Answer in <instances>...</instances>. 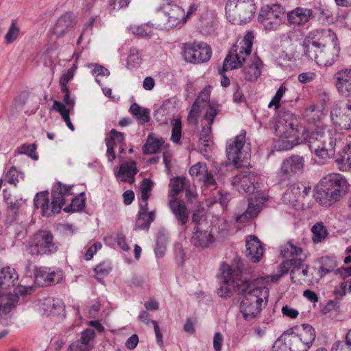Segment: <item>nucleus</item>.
Masks as SVG:
<instances>
[{"instance_id": "32", "label": "nucleus", "mask_w": 351, "mask_h": 351, "mask_svg": "<svg viewBox=\"0 0 351 351\" xmlns=\"http://www.w3.org/2000/svg\"><path fill=\"white\" fill-rule=\"evenodd\" d=\"M37 278L45 281V285L59 283L62 278V272L60 269H52L47 267L39 268L36 274Z\"/></svg>"}, {"instance_id": "62", "label": "nucleus", "mask_w": 351, "mask_h": 351, "mask_svg": "<svg viewBox=\"0 0 351 351\" xmlns=\"http://www.w3.org/2000/svg\"><path fill=\"white\" fill-rule=\"evenodd\" d=\"M131 29L134 34L141 37L149 36L152 34V29L149 25L135 26L132 27Z\"/></svg>"}, {"instance_id": "58", "label": "nucleus", "mask_w": 351, "mask_h": 351, "mask_svg": "<svg viewBox=\"0 0 351 351\" xmlns=\"http://www.w3.org/2000/svg\"><path fill=\"white\" fill-rule=\"evenodd\" d=\"M153 186L154 183L150 179H143L139 187L141 197H149L151 195V191Z\"/></svg>"}, {"instance_id": "3", "label": "nucleus", "mask_w": 351, "mask_h": 351, "mask_svg": "<svg viewBox=\"0 0 351 351\" xmlns=\"http://www.w3.org/2000/svg\"><path fill=\"white\" fill-rule=\"evenodd\" d=\"M338 128L335 130L327 127H318L309 136L308 143L311 152L322 159L332 158L335 154V146L339 134Z\"/></svg>"}, {"instance_id": "22", "label": "nucleus", "mask_w": 351, "mask_h": 351, "mask_svg": "<svg viewBox=\"0 0 351 351\" xmlns=\"http://www.w3.org/2000/svg\"><path fill=\"white\" fill-rule=\"evenodd\" d=\"M124 141V134L119 132L114 129H112L108 137L106 138V144L107 146V158L109 162H112L115 159L114 147L119 146V152H122L124 149L121 147Z\"/></svg>"}, {"instance_id": "4", "label": "nucleus", "mask_w": 351, "mask_h": 351, "mask_svg": "<svg viewBox=\"0 0 351 351\" xmlns=\"http://www.w3.org/2000/svg\"><path fill=\"white\" fill-rule=\"evenodd\" d=\"M298 121L291 112H283L278 117L275 125V134L280 138L275 143V147L278 151L289 150L300 143L294 138L297 134Z\"/></svg>"}, {"instance_id": "15", "label": "nucleus", "mask_w": 351, "mask_h": 351, "mask_svg": "<svg viewBox=\"0 0 351 351\" xmlns=\"http://www.w3.org/2000/svg\"><path fill=\"white\" fill-rule=\"evenodd\" d=\"M304 158L298 154H293L282 160L278 175L281 180H288L293 177L301 176L304 172Z\"/></svg>"}, {"instance_id": "14", "label": "nucleus", "mask_w": 351, "mask_h": 351, "mask_svg": "<svg viewBox=\"0 0 351 351\" xmlns=\"http://www.w3.org/2000/svg\"><path fill=\"white\" fill-rule=\"evenodd\" d=\"M184 59L191 63L199 64L208 61L212 55L211 48L203 42L186 43L183 47Z\"/></svg>"}, {"instance_id": "24", "label": "nucleus", "mask_w": 351, "mask_h": 351, "mask_svg": "<svg viewBox=\"0 0 351 351\" xmlns=\"http://www.w3.org/2000/svg\"><path fill=\"white\" fill-rule=\"evenodd\" d=\"M215 241L213 235L203 227H194V231L191 239V243L202 249L209 247Z\"/></svg>"}, {"instance_id": "18", "label": "nucleus", "mask_w": 351, "mask_h": 351, "mask_svg": "<svg viewBox=\"0 0 351 351\" xmlns=\"http://www.w3.org/2000/svg\"><path fill=\"white\" fill-rule=\"evenodd\" d=\"M334 83L339 95L344 98H351V69H343L334 77Z\"/></svg>"}, {"instance_id": "57", "label": "nucleus", "mask_w": 351, "mask_h": 351, "mask_svg": "<svg viewBox=\"0 0 351 351\" xmlns=\"http://www.w3.org/2000/svg\"><path fill=\"white\" fill-rule=\"evenodd\" d=\"M182 134V123L179 119H175L173 123L171 139L173 142L179 143Z\"/></svg>"}, {"instance_id": "12", "label": "nucleus", "mask_w": 351, "mask_h": 351, "mask_svg": "<svg viewBox=\"0 0 351 351\" xmlns=\"http://www.w3.org/2000/svg\"><path fill=\"white\" fill-rule=\"evenodd\" d=\"M341 47L339 43L319 47L318 50L304 52L305 56L321 66H328L336 62L339 58Z\"/></svg>"}, {"instance_id": "31", "label": "nucleus", "mask_w": 351, "mask_h": 351, "mask_svg": "<svg viewBox=\"0 0 351 351\" xmlns=\"http://www.w3.org/2000/svg\"><path fill=\"white\" fill-rule=\"evenodd\" d=\"M185 22L186 16L184 10L180 6L173 5L168 12V18L165 27L167 29L173 28Z\"/></svg>"}, {"instance_id": "47", "label": "nucleus", "mask_w": 351, "mask_h": 351, "mask_svg": "<svg viewBox=\"0 0 351 351\" xmlns=\"http://www.w3.org/2000/svg\"><path fill=\"white\" fill-rule=\"evenodd\" d=\"M287 334L285 331L274 342L272 351H291L289 343L287 341Z\"/></svg>"}, {"instance_id": "61", "label": "nucleus", "mask_w": 351, "mask_h": 351, "mask_svg": "<svg viewBox=\"0 0 351 351\" xmlns=\"http://www.w3.org/2000/svg\"><path fill=\"white\" fill-rule=\"evenodd\" d=\"M174 256L177 263L180 265H182L185 261V253L184 252L182 244L180 243H176L174 244Z\"/></svg>"}, {"instance_id": "53", "label": "nucleus", "mask_w": 351, "mask_h": 351, "mask_svg": "<svg viewBox=\"0 0 351 351\" xmlns=\"http://www.w3.org/2000/svg\"><path fill=\"white\" fill-rule=\"evenodd\" d=\"M286 90V86L284 84H282L269 103L268 107L271 108L272 106H274L275 109L277 110L280 106V100L285 94Z\"/></svg>"}, {"instance_id": "28", "label": "nucleus", "mask_w": 351, "mask_h": 351, "mask_svg": "<svg viewBox=\"0 0 351 351\" xmlns=\"http://www.w3.org/2000/svg\"><path fill=\"white\" fill-rule=\"evenodd\" d=\"M95 337V330L87 328L82 332L80 340L71 343L67 351H90L91 348L90 341Z\"/></svg>"}, {"instance_id": "42", "label": "nucleus", "mask_w": 351, "mask_h": 351, "mask_svg": "<svg viewBox=\"0 0 351 351\" xmlns=\"http://www.w3.org/2000/svg\"><path fill=\"white\" fill-rule=\"evenodd\" d=\"M52 109L58 112L62 116V119L65 121L67 127L71 130L74 131L75 128L70 119L69 110L66 109L64 104L55 100L52 106Z\"/></svg>"}, {"instance_id": "55", "label": "nucleus", "mask_w": 351, "mask_h": 351, "mask_svg": "<svg viewBox=\"0 0 351 351\" xmlns=\"http://www.w3.org/2000/svg\"><path fill=\"white\" fill-rule=\"evenodd\" d=\"M61 91L64 94L62 100L64 103L67 106L66 109L69 110V112L72 111L75 104V97L71 95L69 88H61Z\"/></svg>"}, {"instance_id": "59", "label": "nucleus", "mask_w": 351, "mask_h": 351, "mask_svg": "<svg viewBox=\"0 0 351 351\" xmlns=\"http://www.w3.org/2000/svg\"><path fill=\"white\" fill-rule=\"evenodd\" d=\"M336 162L341 171H346L351 169V156L346 151L341 158L336 160Z\"/></svg>"}, {"instance_id": "41", "label": "nucleus", "mask_w": 351, "mask_h": 351, "mask_svg": "<svg viewBox=\"0 0 351 351\" xmlns=\"http://www.w3.org/2000/svg\"><path fill=\"white\" fill-rule=\"evenodd\" d=\"M130 111L136 117L140 124H144L149 121V111L134 103L131 105Z\"/></svg>"}, {"instance_id": "19", "label": "nucleus", "mask_w": 351, "mask_h": 351, "mask_svg": "<svg viewBox=\"0 0 351 351\" xmlns=\"http://www.w3.org/2000/svg\"><path fill=\"white\" fill-rule=\"evenodd\" d=\"M256 176L248 171L236 175L231 180L232 185L241 193H251L254 189Z\"/></svg>"}, {"instance_id": "37", "label": "nucleus", "mask_w": 351, "mask_h": 351, "mask_svg": "<svg viewBox=\"0 0 351 351\" xmlns=\"http://www.w3.org/2000/svg\"><path fill=\"white\" fill-rule=\"evenodd\" d=\"M155 219V212L152 210L149 213H138V218L135 223L134 230H145L149 228L150 224Z\"/></svg>"}, {"instance_id": "44", "label": "nucleus", "mask_w": 351, "mask_h": 351, "mask_svg": "<svg viewBox=\"0 0 351 351\" xmlns=\"http://www.w3.org/2000/svg\"><path fill=\"white\" fill-rule=\"evenodd\" d=\"M142 63V58L139 51L136 48H132L127 59V68L128 69H136Z\"/></svg>"}, {"instance_id": "43", "label": "nucleus", "mask_w": 351, "mask_h": 351, "mask_svg": "<svg viewBox=\"0 0 351 351\" xmlns=\"http://www.w3.org/2000/svg\"><path fill=\"white\" fill-rule=\"evenodd\" d=\"M239 8L243 10V12L239 14L241 22L245 23L254 16L255 13L256 8L253 1H248L247 3L241 2L239 3Z\"/></svg>"}, {"instance_id": "63", "label": "nucleus", "mask_w": 351, "mask_h": 351, "mask_svg": "<svg viewBox=\"0 0 351 351\" xmlns=\"http://www.w3.org/2000/svg\"><path fill=\"white\" fill-rule=\"evenodd\" d=\"M206 220L204 211L203 210H197L194 212L192 221L195 223V227H203V223Z\"/></svg>"}, {"instance_id": "64", "label": "nucleus", "mask_w": 351, "mask_h": 351, "mask_svg": "<svg viewBox=\"0 0 351 351\" xmlns=\"http://www.w3.org/2000/svg\"><path fill=\"white\" fill-rule=\"evenodd\" d=\"M102 247V244L100 242H95L90 245L85 253L84 258L86 261L91 260L94 255Z\"/></svg>"}, {"instance_id": "9", "label": "nucleus", "mask_w": 351, "mask_h": 351, "mask_svg": "<svg viewBox=\"0 0 351 351\" xmlns=\"http://www.w3.org/2000/svg\"><path fill=\"white\" fill-rule=\"evenodd\" d=\"M53 234L46 230H40L29 242L27 250L32 255H49L58 250Z\"/></svg>"}, {"instance_id": "25", "label": "nucleus", "mask_w": 351, "mask_h": 351, "mask_svg": "<svg viewBox=\"0 0 351 351\" xmlns=\"http://www.w3.org/2000/svg\"><path fill=\"white\" fill-rule=\"evenodd\" d=\"M169 206L180 224L184 226L188 222L189 213L183 199H171Z\"/></svg>"}, {"instance_id": "39", "label": "nucleus", "mask_w": 351, "mask_h": 351, "mask_svg": "<svg viewBox=\"0 0 351 351\" xmlns=\"http://www.w3.org/2000/svg\"><path fill=\"white\" fill-rule=\"evenodd\" d=\"M312 192L311 188L309 186H301L296 184H293L290 185L286 191L284 193L285 196H288L289 197H304L306 196L310 195Z\"/></svg>"}, {"instance_id": "34", "label": "nucleus", "mask_w": 351, "mask_h": 351, "mask_svg": "<svg viewBox=\"0 0 351 351\" xmlns=\"http://www.w3.org/2000/svg\"><path fill=\"white\" fill-rule=\"evenodd\" d=\"M214 121L210 123L208 121L204 119V116L201 119V125L202 129L199 133V143L205 147H210L213 145V135L211 132V126Z\"/></svg>"}, {"instance_id": "48", "label": "nucleus", "mask_w": 351, "mask_h": 351, "mask_svg": "<svg viewBox=\"0 0 351 351\" xmlns=\"http://www.w3.org/2000/svg\"><path fill=\"white\" fill-rule=\"evenodd\" d=\"M36 145L34 144H27L24 143L19 146L16 152L19 154H25L27 155L29 157L32 158L33 160H38V156L35 153L36 151Z\"/></svg>"}, {"instance_id": "2", "label": "nucleus", "mask_w": 351, "mask_h": 351, "mask_svg": "<svg viewBox=\"0 0 351 351\" xmlns=\"http://www.w3.org/2000/svg\"><path fill=\"white\" fill-rule=\"evenodd\" d=\"M239 293L243 295L240 303V312L243 318L250 322L257 317L266 306L269 289L265 286H256L254 283L243 281L239 288Z\"/></svg>"}, {"instance_id": "49", "label": "nucleus", "mask_w": 351, "mask_h": 351, "mask_svg": "<svg viewBox=\"0 0 351 351\" xmlns=\"http://www.w3.org/2000/svg\"><path fill=\"white\" fill-rule=\"evenodd\" d=\"M332 351H351V329L347 332L346 340L336 342Z\"/></svg>"}, {"instance_id": "27", "label": "nucleus", "mask_w": 351, "mask_h": 351, "mask_svg": "<svg viewBox=\"0 0 351 351\" xmlns=\"http://www.w3.org/2000/svg\"><path fill=\"white\" fill-rule=\"evenodd\" d=\"M263 255L262 244L255 235H250L246 239V256L254 263L260 261Z\"/></svg>"}, {"instance_id": "50", "label": "nucleus", "mask_w": 351, "mask_h": 351, "mask_svg": "<svg viewBox=\"0 0 351 351\" xmlns=\"http://www.w3.org/2000/svg\"><path fill=\"white\" fill-rule=\"evenodd\" d=\"M77 69V66L73 64V66L69 69L64 71L60 79V88H67V84L73 78L75 71Z\"/></svg>"}, {"instance_id": "51", "label": "nucleus", "mask_w": 351, "mask_h": 351, "mask_svg": "<svg viewBox=\"0 0 351 351\" xmlns=\"http://www.w3.org/2000/svg\"><path fill=\"white\" fill-rule=\"evenodd\" d=\"M23 177L24 176L23 173L19 172L16 167H12L6 173L5 180L10 184L16 185L20 180L23 179Z\"/></svg>"}, {"instance_id": "16", "label": "nucleus", "mask_w": 351, "mask_h": 351, "mask_svg": "<svg viewBox=\"0 0 351 351\" xmlns=\"http://www.w3.org/2000/svg\"><path fill=\"white\" fill-rule=\"evenodd\" d=\"M330 118L332 124L339 130L351 129V102H348L343 110L337 105L334 106Z\"/></svg>"}, {"instance_id": "38", "label": "nucleus", "mask_w": 351, "mask_h": 351, "mask_svg": "<svg viewBox=\"0 0 351 351\" xmlns=\"http://www.w3.org/2000/svg\"><path fill=\"white\" fill-rule=\"evenodd\" d=\"M186 187V179L183 177H175L169 184V193L171 197L178 195Z\"/></svg>"}, {"instance_id": "56", "label": "nucleus", "mask_w": 351, "mask_h": 351, "mask_svg": "<svg viewBox=\"0 0 351 351\" xmlns=\"http://www.w3.org/2000/svg\"><path fill=\"white\" fill-rule=\"evenodd\" d=\"M20 29L17 27L15 22H12L5 36L7 43L10 44L14 42L19 36Z\"/></svg>"}, {"instance_id": "30", "label": "nucleus", "mask_w": 351, "mask_h": 351, "mask_svg": "<svg viewBox=\"0 0 351 351\" xmlns=\"http://www.w3.org/2000/svg\"><path fill=\"white\" fill-rule=\"evenodd\" d=\"M137 172L136 162L129 160L120 165L119 170L115 173V176L119 181L128 182L132 184L134 182V176Z\"/></svg>"}, {"instance_id": "7", "label": "nucleus", "mask_w": 351, "mask_h": 351, "mask_svg": "<svg viewBox=\"0 0 351 351\" xmlns=\"http://www.w3.org/2000/svg\"><path fill=\"white\" fill-rule=\"evenodd\" d=\"M347 180L340 174H330L319 182L313 189V197H339L346 194Z\"/></svg>"}, {"instance_id": "60", "label": "nucleus", "mask_w": 351, "mask_h": 351, "mask_svg": "<svg viewBox=\"0 0 351 351\" xmlns=\"http://www.w3.org/2000/svg\"><path fill=\"white\" fill-rule=\"evenodd\" d=\"M319 19L323 23H332L333 21V16L332 12L326 6L320 5L319 6Z\"/></svg>"}, {"instance_id": "40", "label": "nucleus", "mask_w": 351, "mask_h": 351, "mask_svg": "<svg viewBox=\"0 0 351 351\" xmlns=\"http://www.w3.org/2000/svg\"><path fill=\"white\" fill-rule=\"evenodd\" d=\"M72 186L63 184L60 181H57L53 184L51 189V197H64L66 196H71Z\"/></svg>"}, {"instance_id": "35", "label": "nucleus", "mask_w": 351, "mask_h": 351, "mask_svg": "<svg viewBox=\"0 0 351 351\" xmlns=\"http://www.w3.org/2000/svg\"><path fill=\"white\" fill-rule=\"evenodd\" d=\"M18 296L7 294L0 296V317L8 315L18 302Z\"/></svg>"}, {"instance_id": "13", "label": "nucleus", "mask_w": 351, "mask_h": 351, "mask_svg": "<svg viewBox=\"0 0 351 351\" xmlns=\"http://www.w3.org/2000/svg\"><path fill=\"white\" fill-rule=\"evenodd\" d=\"M284 13V8L278 4L266 5L261 8L258 20L266 31H275L282 24Z\"/></svg>"}, {"instance_id": "36", "label": "nucleus", "mask_w": 351, "mask_h": 351, "mask_svg": "<svg viewBox=\"0 0 351 351\" xmlns=\"http://www.w3.org/2000/svg\"><path fill=\"white\" fill-rule=\"evenodd\" d=\"M62 306V301L54 298L48 297L42 302V308L48 315L60 313Z\"/></svg>"}, {"instance_id": "1", "label": "nucleus", "mask_w": 351, "mask_h": 351, "mask_svg": "<svg viewBox=\"0 0 351 351\" xmlns=\"http://www.w3.org/2000/svg\"><path fill=\"white\" fill-rule=\"evenodd\" d=\"M253 40V32L249 31L242 40L232 47L223 61V71L237 69L244 62L242 73L246 80L254 82L261 76L263 69L261 60L256 56L247 58L251 54Z\"/></svg>"}, {"instance_id": "11", "label": "nucleus", "mask_w": 351, "mask_h": 351, "mask_svg": "<svg viewBox=\"0 0 351 351\" xmlns=\"http://www.w3.org/2000/svg\"><path fill=\"white\" fill-rule=\"evenodd\" d=\"M245 143V132H241L234 138L227 142L226 154L228 160L234 165L239 168L248 164L247 158L250 157L248 152L244 149Z\"/></svg>"}, {"instance_id": "5", "label": "nucleus", "mask_w": 351, "mask_h": 351, "mask_svg": "<svg viewBox=\"0 0 351 351\" xmlns=\"http://www.w3.org/2000/svg\"><path fill=\"white\" fill-rule=\"evenodd\" d=\"M212 90V86L208 85L199 93L188 115L187 119L190 123L195 124L202 112L204 116V119L208 121L210 123L212 121H214L218 114L219 112V104L215 101H210Z\"/></svg>"}, {"instance_id": "23", "label": "nucleus", "mask_w": 351, "mask_h": 351, "mask_svg": "<svg viewBox=\"0 0 351 351\" xmlns=\"http://www.w3.org/2000/svg\"><path fill=\"white\" fill-rule=\"evenodd\" d=\"M312 16V10L304 7H297L287 14L288 22L291 25L299 26L307 23Z\"/></svg>"}, {"instance_id": "8", "label": "nucleus", "mask_w": 351, "mask_h": 351, "mask_svg": "<svg viewBox=\"0 0 351 351\" xmlns=\"http://www.w3.org/2000/svg\"><path fill=\"white\" fill-rule=\"evenodd\" d=\"M287 342L291 351H308L312 346L315 337V328L307 324H302L300 328H290L287 331Z\"/></svg>"}, {"instance_id": "45", "label": "nucleus", "mask_w": 351, "mask_h": 351, "mask_svg": "<svg viewBox=\"0 0 351 351\" xmlns=\"http://www.w3.org/2000/svg\"><path fill=\"white\" fill-rule=\"evenodd\" d=\"M161 140L148 137L147 142L143 147L144 153L146 154H153L158 152L162 146Z\"/></svg>"}, {"instance_id": "21", "label": "nucleus", "mask_w": 351, "mask_h": 351, "mask_svg": "<svg viewBox=\"0 0 351 351\" xmlns=\"http://www.w3.org/2000/svg\"><path fill=\"white\" fill-rule=\"evenodd\" d=\"M191 176L202 181L205 185L211 188H216V182L213 174L208 171L205 162H197L189 169Z\"/></svg>"}, {"instance_id": "26", "label": "nucleus", "mask_w": 351, "mask_h": 351, "mask_svg": "<svg viewBox=\"0 0 351 351\" xmlns=\"http://www.w3.org/2000/svg\"><path fill=\"white\" fill-rule=\"evenodd\" d=\"M286 264L290 265L292 267L290 274L291 279L293 282H296V280H295L296 274L301 268H303L304 267V259H302L301 257L293 258L289 261H287L285 263L280 265L278 273L273 276L272 281L277 280L281 276H284L285 274L289 272V268L285 265Z\"/></svg>"}, {"instance_id": "52", "label": "nucleus", "mask_w": 351, "mask_h": 351, "mask_svg": "<svg viewBox=\"0 0 351 351\" xmlns=\"http://www.w3.org/2000/svg\"><path fill=\"white\" fill-rule=\"evenodd\" d=\"M112 270L111 263L109 261H104L98 264L94 269V271L97 276V279L101 281V278L99 277L107 276Z\"/></svg>"}, {"instance_id": "33", "label": "nucleus", "mask_w": 351, "mask_h": 351, "mask_svg": "<svg viewBox=\"0 0 351 351\" xmlns=\"http://www.w3.org/2000/svg\"><path fill=\"white\" fill-rule=\"evenodd\" d=\"M18 278L19 276L14 268L8 266L0 267V288L7 289L14 286V282Z\"/></svg>"}, {"instance_id": "46", "label": "nucleus", "mask_w": 351, "mask_h": 351, "mask_svg": "<svg viewBox=\"0 0 351 351\" xmlns=\"http://www.w3.org/2000/svg\"><path fill=\"white\" fill-rule=\"evenodd\" d=\"M311 231L313 233L312 239L315 243L322 242L328 235L326 227L322 223H317L313 226Z\"/></svg>"}, {"instance_id": "10", "label": "nucleus", "mask_w": 351, "mask_h": 351, "mask_svg": "<svg viewBox=\"0 0 351 351\" xmlns=\"http://www.w3.org/2000/svg\"><path fill=\"white\" fill-rule=\"evenodd\" d=\"M339 43L338 38L335 32L329 28L314 29L311 31L303 41L304 52L311 50H318L319 47H327Z\"/></svg>"}, {"instance_id": "17", "label": "nucleus", "mask_w": 351, "mask_h": 351, "mask_svg": "<svg viewBox=\"0 0 351 351\" xmlns=\"http://www.w3.org/2000/svg\"><path fill=\"white\" fill-rule=\"evenodd\" d=\"M247 208L239 213L234 212V218L237 223H244L248 222L258 216L261 212L263 204L268 199H247Z\"/></svg>"}, {"instance_id": "54", "label": "nucleus", "mask_w": 351, "mask_h": 351, "mask_svg": "<svg viewBox=\"0 0 351 351\" xmlns=\"http://www.w3.org/2000/svg\"><path fill=\"white\" fill-rule=\"evenodd\" d=\"M69 206L63 208L66 213H74L82 210L85 206L86 199H71Z\"/></svg>"}, {"instance_id": "20", "label": "nucleus", "mask_w": 351, "mask_h": 351, "mask_svg": "<svg viewBox=\"0 0 351 351\" xmlns=\"http://www.w3.org/2000/svg\"><path fill=\"white\" fill-rule=\"evenodd\" d=\"M65 199H34V204L36 207L41 208L42 215L50 217L52 215L59 213L64 204Z\"/></svg>"}, {"instance_id": "6", "label": "nucleus", "mask_w": 351, "mask_h": 351, "mask_svg": "<svg viewBox=\"0 0 351 351\" xmlns=\"http://www.w3.org/2000/svg\"><path fill=\"white\" fill-rule=\"evenodd\" d=\"M238 263L234 267L223 263L220 267V274L217 276L219 287L217 288V294L221 298H228L236 286L238 290L241 286L240 276L241 274L242 263L239 258H234Z\"/></svg>"}, {"instance_id": "29", "label": "nucleus", "mask_w": 351, "mask_h": 351, "mask_svg": "<svg viewBox=\"0 0 351 351\" xmlns=\"http://www.w3.org/2000/svg\"><path fill=\"white\" fill-rule=\"evenodd\" d=\"M74 24V19L72 14L66 13L58 19L51 29V32L58 38L62 37L73 27Z\"/></svg>"}]
</instances>
